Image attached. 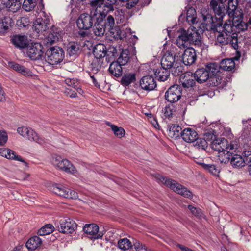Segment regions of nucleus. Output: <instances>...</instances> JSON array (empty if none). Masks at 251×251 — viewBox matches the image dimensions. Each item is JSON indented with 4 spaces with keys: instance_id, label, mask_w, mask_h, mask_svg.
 <instances>
[{
    "instance_id": "nucleus-1",
    "label": "nucleus",
    "mask_w": 251,
    "mask_h": 251,
    "mask_svg": "<svg viewBox=\"0 0 251 251\" xmlns=\"http://www.w3.org/2000/svg\"><path fill=\"white\" fill-rule=\"evenodd\" d=\"M232 29L230 24L225 23L223 26L219 23L212 25L211 29L217 36L215 44L222 47L229 44L234 49H238V34L235 32L232 33Z\"/></svg>"
},
{
    "instance_id": "nucleus-2",
    "label": "nucleus",
    "mask_w": 251,
    "mask_h": 251,
    "mask_svg": "<svg viewBox=\"0 0 251 251\" xmlns=\"http://www.w3.org/2000/svg\"><path fill=\"white\" fill-rule=\"evenodd\" d=\"M201 36L194 26H191L186 31L182 29L176 40V44L181 49L189 47L191 44L200 45L201 44Z\"/></svg>"
},
{
    "instance_id": "nucleus-3",
    "label": "nucleus",
    "mask_w": 251,
    "mask_h": 251,
    "mask_svg": "<svg viewBox=\"0 0 251 251\" xmlns=\"http://www.w3.org/2000/svg\"><path fill=\"white\" fill-rule=\"evenodd\" d=\"M161 67L170 70L174 76L179 75L183 70L180 57L176 55H173L170 52L166 53L161 60Z\"/></svg>"
},
{
    "instance_id": "nucleus-4",
    "label": "nucleus",
    "mask_w": 251,
    "mask_h": 251,
    "mask_svg": "<svg viewBox=\"0 0 251 251\" xmlns=\"http://www.w3.org/2000/svg\"><path fill=\"white\" fill-rule=\"evenodd\" d=\"M156 178L159 181L165 184L176 193L187 198H191L192 196V193L186 188L176 182V181L168 179L158 174L156 175Z\"/></svg>"
},
{
    "instance_id": "nucleus-5",
    "label": "nucleus",
    "mask_w": 251,
    "mask_h": 251,
    "mask_svg": "<svg viewBox=\"0 0 251 251\" xmlns=\"http://www.w3.org/2000/svg\"><path fill=\"white\" fill-rule=\"evenodd\" d=\"M156 178L159 181L165 184L176 193L187 198H191L192 196V193L186 188L176 182V181L168 179L158 174L156 175Z\"/></svg>"
},
{
    "instance_id": "nucleus-6",
    "label": "nucleus",
    "mask_w": 251,
    "mask_h": 251,
    "mask_svg": "<svg viewBox=\"0 0 251 251\" xmlns=\"http://www.w3.org/2000/svg\"><path fill=\"white\" fill-rule=\"evenodd\" d=\"M65 52L62 48L51 47L47 49L45 54V61L51 65H56L62 62L64 58Z\"/></svg>"
},
{
    "instance_id": "nucleus-7",
    "label": "nucleus",
    "mask_w": 251,
    "mask_h": 251,
    "mask_svg": "<svg viewBox=\"0 0 251 251\" xmlns=\"http://www.w3.org/2000/svg\"><path fill=\"white\" fill-rule=\"evenodd\" d=\"M39 6L40 7V17L37 18L34 22L33 25L34 30L37 33H41L48 28V25L50 24V16L47 15L42 11L44 9L43 0H39Z\"/></svg>"
},
{
    "instance_id": "nucleus-8",
    "label": "nucleus",
    "mask_w": 251,
    "mask_h": 251,
    "mask_svg": "<svg viewBox=\"0 0 251 251\" xmlns=\"http://www.w3.org/2000/svg\"><path fill=\"white\" fill-rule=\"evenodd\" d=\"M99 15L93 14L91 12L90 14L83 13L81 14L76 21V24L79 29L88 30L93 26L96 21L100 18Z\"/></svg>"
},
{
    "instance_id": "nucleus-9",
    "label": "nucleus",
    "mask_w": 251,
    "mask_h": 251,
    "mask_svg": "<svg viewBox=\"0 0 251 251\" xmlns=\"http://www.w3.org/2000/svg\"><path fill=\"white\" fill-rule=\"evenodd\" d=\"M52 162L54 165L66 173L75 175L77 172L76 168L68 159H63L60 156H53Z\"/></svg>"
},
{
    "instance_id": "nucleus-10",
    "label": "nucleus",
    "mask_w": 251,
    "mask_h": 251,
    "mask_svg": "<svg viewBox=\"0 0 251 251\" xmlns=\"http://www.w3.org/2000/svg\"><path fill=\"white\" fill-rule=\"evenodd\" d=\"M211 148L218 152L226 150H234L237 149L238 145L236 141H231L230 144L224 138H219L214 140L211 143Z\"/></svg>"
},
{
    "instance_id": "nucleus-11",
    "label": "nucleus",
    "mask_w": 251,
    "mask_h": 251,
    "mask_svg": "<svg viewBox=\"0 0 251 251\" xmlns=\"http://www.w3.org/2000/svg\"><path fill=\"white\" fill-rule=\"evenodd\" d=\"M52 189L56 195L67 199H76L78 198L77 192L60 184L53 185Z\"/></svg>"
},
{
    "instance_id": "nucleus-12",
    "label": "nucleus",
    "mask_w": 251,
    "mask_h": 251,
    "mask_svg": "<svg viewBox=\"0 0 251 251\" xmlns=\"http://www.w3.org/2000/svg\"><path fill=\"white\" fill-rule=\"evenodd\" d=\"M43 47L40 43H33L26 48V54L31 59L36 60L41 59L44 54Z\"/></svg>"
},
{
    "instance_id": "nucleus-13",
    "label": "nucleus",
    "mask_w": 251,
    "mask_h": 251,
    "mask_svg": "<svg viewBox=\"0 0 251 251\" xmlns=\"http://www.w3.org/2000/svg\"><path fill=\"white\" fill-rule=\"evenodd\" d=\"M181 90L178 85H174L171 86L166 92L165 98L166 100L170 103H175L177 101L181 98Z\"/></svg>"
},
{
    "instance_id": "nucleus-14",
    "label": "nucleus",
    "mask_w": 251,
    "mask_h": 251,
    "mask_svg": "<svg viewBox=\"0 0 251 251\" xmlns=\"http://www.w3.org/2000/svg\"><path fill=\"white\" fill-rule=\"evenodd\" d=\"M77 225L75 222L70 218H67L60 220L58 230L60 232L69 234L73 233Z\"/></svg>"
},
{
    "instance_id": "nucleus-15",
    "label": "nucleus",
    "mask_w": 251,
    "mask_h": 251,
    "mask_svg": "<svg viewBox=\"0 0 251 251\" xmlns=\"http://www.w3.org/2000/svg\"><path fill=\"white\" fill-rule=\"evenodd\" d=\"M61 30L60 28L53 26L48 35L43 40V44L46 46H49L54 44L61 37Z\"/></svg>"
},
{
    "instance_id": "nucleus-16",
    "label": "nucleus",
    "mask_w": 251,
    "mask_h": 251,
    "mask_svg": "<svg viewBox=\"0 0 251 251\" xmlns=\"http://www.w3.org/2000/svg\"><path fill=\"white\" fill-rule=\"evenodd\" d=\"M197 59V55L195 50L191 47L186 48L182 56L181 64L185 65H191L193 64Z\"/></svg>"
},
{
    "instance_id": "nucleus-17",
    "label": "nucleus",
    "mask_w": 251,
    "mask_h": 251,
    "mask_svg": "<svg viewBox=\"0 0 251 251\" xmlns=\"http://www.w3.org/2000/svg\"><path fill=\"white\" fill-rule=\"evenodd\" d=\"M140 86L146 91H151L157 86L156 82L154 77L151 75L143 76L140 80Z\"/></svg>"
},
{
    "instance_id": "nucleus-18",
    "label": "nucleus",
    "mask_w": 251,
    "mask_h": 251,
    "mask_svg": "<svg viewBox=\"0 0 251 251\" xmlns=\"http://www.w3.org/2000/svg\"><path fill=\"white\" fill-rule=\"evenodd\" d=\"M225 23L227 24H230L231 26L232 27V33L235 32L237 34V32L246 30L248 28V24L242 20H240V19L236 20L234 19L233 21L229 20L226 21Z\"/></svg>"
},
{
    "instance_id": "nucleus-19",
    "label": "nucleus",
    "mask_w": 251,
    "mask_h": 251,
    "mask_svg": "<svg viewBox=\"0 0 251 251\" xmlns=\"http://www.w3.org/2000/svg\"><path fill=\"white\" fill-rule=\"evenodd\" d=\"M0 155L2 156L5 157L8 159L16 160L23 162L25 164L26 166L27 165V162H26L21 156L18 155L14 151L9 149H0Z\"/></svg>"
},
{
    "instance_id": "nucleus-20",
    "label": "nucleus",
    "mask_w": 251,
    "mask_h": 251,
    "mask_svg": "<svg viewBox=\"0 0 251 251\" xmlns=\"http://www.w3.org/2000/svg\"><path fill=\"white\" fill-rule=\"evenodd\" d=\"M99 226L94 224H86L83 227L84 232L94 239H99L102 236V234L99 233Z\"/></svg>"
},
{
    "instance_id": "nucleus-21",
    "label": "nucleus",
    "mask_w": 251,
    "mask_h": 251,
    "mask_svg": "<svg viewBox=\"0 0 251 251\" xmlns=\"http://www.w3.org/2000/svg\"><path fill=\"white\" fill-rule=\"evenodd\" d=\"M181 136L183 140L187 143L194 142L197 138L198 133L191 128H186L181 132Z\"/></svg>"
},
{
    "instance_id": "nucleus-22",
    "label": "nucleus",
    "mask_w": 251,
    "mask_h": 251,
    "mask_svg": "<svg viewBox=\"0 0 251 251\" xmlns=\"http://www.w3.org/2000/svg\"><path fill=\"white\" fill-rule=\"evenodd\" d=\"M11 41L16 47L25 48L27 44V37L25 35H15L12 37Z\"/></svg>"
},
{
    "instance_id": "nucleus-23",
    "label": "nucleus",
    "mask_w": 251,
    "mask_h": 251,
    "mask_svg": "<svg viewBox=\"0 0 251 251\" xmlns=\"http://www.w3.org/2000/svg\"><path fill=\"white\" fill-rule=\"evenodd\" d=\"M93 52L96 59H100L107 55V47L103 44H98L94 46Z\"/></svg>"
},
{
    "instance_id": "nucleus-24",
    "label": "nucleus",
    "mask_w": 251,
    "mask_h": 251,
    "mask_svg": "<svg viewBox=\"0 0 251 251\" xmlns=\"http://www.w3.org/2000/svg\"><path fill=\"white\" fill-rule=\"evenodd\" d=\"M102 19L101 18H100V19H98L94 23L93 32L96 37L103 36L106 30H107L103 24Z\"/></svg>"
},
{
    "instance_id": "nucleus-25",
    "label": "nucleus",
    "mask_w": 251,
    "mask_h": 251,
    "mask_svg": "<svg viewBox=\"0 0 251 251\" xmlns=\"http://www.w3.org/2000/svg\"><path fill=\"white\" fill-rule=\"evenodd\" d=\"M194 77L198 82L201 83L205 82L210 78L209 73L207 71L205 68H200L195 72Z\"/></svg>"
},
{
    "instance_id": "nucleus-26",
    "label": "nucleus",
    "mask_w": 251,
    "mask_h": 251,
    "mask_svg": "<svg viewBox=\"0 0 251 251\" xmlns=\"http://www.w3.org/2000/svg\"><path fill=\"white\" fill-rule=\"evenodd\" d=\"M104 0H93L90 2L91 7V12L93 14L99 15L98 17L101 19V10H102Z\"/></svg>"
},
{
    "instance_id": "nucleus-27",
    "label": "nucleus",
    "mask_w": 251,
    "mask_h": 251,
    "mask_svg": "<svg viewBox=\"0 0 251 251\" xmlns=\"http://www.w3.org/2000/svg\"><path fill=\"white\" fill-rule=\"evenodd\" d=\"M117 0H104L102 10H101V19L106 17V15L114 10V5L116 3Z\"/></svg>"
},
{
    "instance_id": "nucleus-28",
    "label": "nucleus",
    "mask_w": 251,
    "mask_h": 251,
    "mask_svg": "<svg viewBox=\"0 0 251 251\" xmlns=\"http://www.w3.org/2000/svg\"><path fill=\"white\" fill-rule=\"evenodd\" d=\"M123 65H121L117 61L112 62L109 68V73L117 77L122 75L123 69L122 68Z\"/></svg>"
},
{
    "instance_id": "nucleus-29",
    "label": "nucleus",
    "mask_w": 251,
    "mask_h": 251,
    "mask_svg": "<svg viewBox=\"0 0 251 251\" xmlns=\"http://www.w3.org/2000/svg\"><path fill=\"white\" fill-rule=\"evenodd\" d=\"M42 241L37 236H34L29 238L26 243V246L28 249L33 251L39 247Z\"/></svg>"
},
{
    "instance_id": "nucleus-30",
    "label": "nucleus",
    "mask_w": 251,
    "mask_h": 251,
    "mask_svg": "<svg viewBox=\"0 0 251 251\" xmlns=\"http://www.w3.org/2000/svg\"><path fill=\"white\" fill-rule=\"evenodd\" d=\"M80 52V45L77 42H73L69 43L67 52L70 56L75 57Z\"/></svg>"
},
{
    "instance_id": "nucleus-31",
    "label": "nucleus",
    "mask_w": 251,
    "mask_h": 251,
    "mask_svg": "<svg viewBox=\"0 0 251 251\" xmlns=\"http://www.w3.org/2000/svg\"><path fill=\"white\" fill-rule=\"evenodd\" d=\"M170 72V70L161 67L155 70L154 75L158 78V80L165 81L169 77Z\"/></svg>"
},
{
    "instance_id": "nucleus-32",
    "label": "nucleus",
    "mask_w": 251,
    "mask_h": 251,
    "mask_svg": "<svg viewBox=\"0 0 251 251\" xmlns=\"http://www.w3.org/2000/svg\"><path fill=\"white\" fill-rule=\"evenodd\" d=\"M13 24L12 19L9 17H5L0 20V33L6 32Z\"/></svg>"
},
{
    "instance_id": "nucleus-33",
    "label": "nucleus",
    "mask_w": 251,
    "mask_h": 251,
    "mask_svg": "<svg viewBox=\"0 0 251 251\" xmlns=\"http://www.w3.org/2000/svg\"><path fill=\"white\" fill-rule=\"evenodd\" d=\"M231 150H226L218 152L217 157L218 159L221 163L226 164L229 162L230 158L232 155V152H231Z\"/></svg>"
},
{
    "instance_id": "nucleus-34",
    "label": "nucleus",
    "mask_w": 251,
    "mask_h": 251,
    "mask_svg": "<svg viewBox=\"0 0 251 251\" xmlns=\"http://www.w3.org/2000/svg\"><path fill=\"white\" fill-rule=\"evenodd\" d=\"M230 164L234 168H241L244 166L245 161L240 155L232 154L230 158Z\"/></svg>"
},
{
    "instance_id": "nucleus-35",
    "label": "nucleus",
    "mask_w": 251,
    "mask_h": 251,
    "mask_svg": "<svg viewBox=\"0 0 251 251\" xmlns=\"http://www.w3.org/2000/svg\"><path fill=\"white\" fill-rule=\"evenodd\" d=\"M235 63L233 59L226 58L222 60L220 64V67L221 69L230 71L234 69Z\"/></svg>"
},
{
    "instance_id": "nucleus-36",
    "label": "nucleus",
    "mask_w": 251,
    "mask_h": 251,
    "mask_svg": "<svg viewBox=\"0 0 251 251\" xmlns=\"http://www.w3.org/2000/svg\"><path fill=\"white\" fill-rule=\"evenodd\" d=\"M122 50L120 46H117V44L113 43L109 45L107 48V55L110 57H116L118 56V53Z\"/></svg>"
},
{
    "instance_id": "nucleus-37",
    "label": "nucleus",
    "mask_w": 251,
    "mask_h": 251,
    "mask_svg": "<svg viewBox=\"0 0 251 251\" xmlns=\"http://www.w3.org/2000/svg\"><path fill=\"white\" fill-rule=\"evenodd\" d=\"M180 81L184 88H189L194 86L195 80L192 76L185 74L184 76L180 78Z\"/></svg>"
},
{
    "instance_id": "nucleus-38",
    "label": "nucleus",
    "mask_w": 251,
    "mask_h": 251,
    "mask_svg": "<svg viewBox=\"0 0 251 251\" xmlns=\"http://www.w3.org/2000/svg\"><path fill=\"white\" fill-rule=\"evenodd\" d=\"M4 4L9 11L13 12H17L21 7V2L19 0H8Z\"/></svg>"
},
{
    "instance_id": "nucleus-39",
    "label": "nucleus",
    "mask_w": 251,
    "mask_h": 251,
    "mask_svg": "<svg viewBox=\"0 0 251 251\" xmlns=\"http://www.w3.org/2000/svg\"><path fill=\"white\" fill-rule=\"evenodd\" d=\"M26 138H27L29 140L35 141L42 145H44L46 142L44 139L39 137L38 134L30 128Z\"/></svg>"
},
{
    "instance_id": "nucleus-40",
    "label": "nucleus",
    "mask_w": 251,
    "mask_h": 251,
    "mask_svg": "<svg viewBox=\"0 0 251 251\" xmlns=\"http://www.w3.org/2000/svg\"><path fill=\"white\" fill-rule=\"evenodd\" d=\"M186 21L189 24L197 23V14L195 9L193 7H189L186 13Z\"/></svg>"
},
{
    "instance_id": "nucleus-41",
    "label": "nucleus",
    "mask_w": 251,
    "mask_h": 251,
    "mask_svg": "<svg viewBox=\"0 0 251 251\" xmlns=\"http://www.w3.org/2000/svg\"><path fill=\"white\" fill-rule=\"evenodd\" d=\"M220 65L216 63L208 64L205 68L207 71L209 73L210 78L214 79L213 77L216 74L219 72Z\"/></svg>"
},
{
    "instance_id": "nucleus-42",
    "label": "nucleus",
    "mask_w": 251,
    "mask_h": 251,
    "mask_svg": "<svg viewBox=\"0 0 251 251\" xmlns=\"http://www.w3.org/2000/svg\"><path fill=\"white\" fill-rule=\"evenodd\" d=\"M106 125L111 127L114 135L117 137L121 138L125 136L126 132L123 127H118L115 125L112 124L110 122H107Z\"/></svg>"
},
{
    "instance_id": "nucleus-43",
    "label": "nucleus",
    "mask_w": 251,
    "mask_h": 251,
    "mask_svg": "<svg viewBox=\"0 0 251 251\" xmlns=\"http://www.w3.org/2000/svg\"><path fill=\"white\" fill-rule=\"evenodd\" d=\"M129 60V51L127 50H123L120 52V56L117 61L121 65H125Z\"/></svg>"
},
{
    "instance_id": "nucleus-44",
    "label": "nucleus",
    "mask_w": 251,
    "mask_h": 251,
    "mask_svg": "<svg viewBox=\"0 0 251 251\" xmlns=\"http://www.w3.org/2000/svg\"><path fill=\"white\" fill-rule=\"evenodd\" d=\"M135 74H127L125 75L121 79V84L125 86H128L135 81Z\"/></svg>"
},
{
    "instance_id": "nucleus-45",
    "label": "nucleus",
    "mask_w": 251,
    "mask_h": 251,
    "mask_svg": "<svg viewBox=\"0 0 251 251\" xmlns=\"http://www.w3.org/2000/svg\"><path fill=\"white\" fill-rule=\"evenodd\" d=\"M102 23L104 25V27H106L107 30H108L109 32L112 31V30L114 28L113 27L115 25L114 19L112 16H108L105 20H103V19Z\"/></svg>"
},
{
    "instance_id": "nucleus-46",
    "label": "nucleus",
    "mask_w": 251,
    "mask_h": 251,
    "mask_svg": "<svg viewBox=\"0 0 251 251\" xmlns=\"http://www.w3.org/2000/svg\"><path fill=\"white\" fill-rule=\"evenodd\" d=\"M118 245L120 249L124 251L131 249L133 246L131 242L127 238L120 239L118 243Z\"/></svg>"
},
{
    "instance_id": "nucleus-47",
    "label": "nucleus",
    "mask_w": 251,
    "mask_h": 251,
    "mask_svg": "<svg viewBox=\"0 0 251 251\" xmlns=\"http://www.w3.org/2000/svg\"><path fill=\"white\" fill-rule=\"evenodd\" d=\"M54 228V226L52 225L47 224L38 230V234L40 236L50 234L53 231Z\"/></svg>"
},
{
    "instance_id": "nucleus-48",
    "label": "nucleus",
    "mask_w": 251,
    "mask_h": 251,
    "mask_svg": "<svg viewBox=\"0 0 251 251\" xmlns=\"http://www.w3.org/2000/svg\"><path fill=\"white\" fill-rule=\"evenodd\" d=\"M194 147L199 150H205L207 147V143L206 141L203 138H197L195 141Z\"/></svg>"
},
{
    "instance_id": "nucleus-49",
    "label": "nucleus",
    "mask_w": 251,
    "mask_h": 251,
    "mask_svg": "<svg viewBox=\"0 0 251 251\" xmlns=\"http://www.w3.org/2000/svg\"><path fill=\"white\" fill-rule=\"evenodd\" d=\"M36 5V0H24L22 7L26 11L29 12L33 9Z\"/></svg>"
},
{
    "instance_id": "nucleus-50",
    "label": "nucleus",
    "mask_w": 251,
    "mask_h": 251,
    "mask_svg": "<svg viewBox=\"0 0 251 251\" xmlns=\"http://www.w3.org/2000/svg\"><path fill=\"white\" fill-rule=\"evenodd\" d=\"M101 64L97 59L94 60L89 66L90 72L91 74H96L100 71Z\"/></svg>"
},
{
    "instance_id": "nucleus-51",
    "label": "nucleus",
    "mask_w": 251,
    "mask_h": 251,
    "mask_svg": "<svg viewBox=\"0 0 251 251\" xmlns=\"http://www.w3.org/2000/svg\"><path fill=\"white\" fill-rule=\"evenodd\" d=\"M201 165L203 169L208 171L210 173L213 175L217 176L220 172L219 168L213 164L202 163Z\"/></svg>"
},
{
    "instance_id": "nucleus-52",
    "label": "nucleus",
    "mask_w": 251,
    "mask_h": 251,
    "mask_svg": "<svg viewBox=\"0 0 251 251\" xmlns=\"http://www.w3.org/2000/svg\"><path fill=\"white\" fill-rule=\"evenodd\" d=\"M216 17L219 20H222L226 16L227 10L224 7L220 6L213 10Z\"/></svg>"
},
{
    "instance_id": "nucleus-53",
    "label": "nucleus",
    "mask_w": 251,
    "mask_h": 251,
    "mask_svg": "<svg viewBox=\"0 0 251 251\" xmlns=\"http://www.w3.org/2000/svg\"><path fill=\"white\" fill-rule=\"evenodd\" d=\"M115 39H123L125 36L122 31L119 27L113 28L112 32H110Z\"/></svg>"
},
{
    "instance_id": "nucleus-54",
    "label": "nucleus",
    "mask_w": 251,
    "mask_h": 251,
    "mask_svg": "<svg viewBox=\"0 0 251 251\" xmlns=\"http://www.w3.org/2000/svg\"><path fill=\"white\" fill-rule=\"evenodd\" d=\"M182 128L181 126H180L178 125H173L170 126V132L173 133V135L176 136V137L179 136L180 134Z\"/></svg>"
},
{
    "instance_id": "nucleus-55",
    "label": "nucleus",
    "mask_w": 251,
    "mask_h": 251,
    "mask_svg": "<svg viewBox=\"0 0 251 251\" xmlns=\"http://www.w3.org/2000/svg\"><path fill=\"white\" fill-rule=\"evenodd\" d=\"M132 251H148L146 246L140 243L139 242L136 241L132 248Z\"/></svg>"
},
{
    "instance_id": "nucleus-56",
    "label": "nucleus",
    "mask_w": 251,
    "mask_h": 251,
    "mask_svg": "<svg viewBox=\"0 0 251 251\" xmlns=\"http://www.w3.org/2000/svg\"><path fill=\"white\" fill-rule=\"evenodd\" d=\"M188 208L196 217L201 218L202 217V212L201 209L194 207L192 205H189Z\"/></svg>"
},
{
    "instance_id": "nucleus-57",
    "label": "nucleus",
    "mask_w": 251,
    "mask_h": 251,
    "mask_svg": "<svg viewBox=\"0 0 251 251\" xmlns=\"http://www.w3.org/2000/svg\"><path fill=\"white\" fill-rule=\"evenodd\" d=\"M243 156L245 165L247 164L249 167L250 165H251V151H244L243 153Z\"/></svg>"
},
{
    "instance_id": "nucleus-58",
    "label": "nucleus",
    "mask_w": 251,
    "mask_h": 251,
    "mask_svg": "<svg viewBox=\"0 0 251 251\" xmlns=\"http://www.w3.org/2000/svg\"><path fill=\"white\" fill-rule=\"evenodd\" d=\"M65 82L68 86L72 87L74 89L79 85L77 80L75 78H66L65 80Z\"/></svg>"
},
{
    "instance_id": "nucleus-59",
    "label": "nucleus",
    "mask_w": 251,
    "mask_h": 251,
    "mask_svg": "<svg viewBox=\"0 0 251 251\" xmlns=\"http://www.w3.org/2000/svg\"><path fill=\"white\" fill-rule=\"evenodd\" d=\"M29 129V127L26 126H21L18 128L17 132L23 137L26 138L27 135H28Z\"/></svg>"
},
{
    "instance_id": "nucleus-60",
    "label": "nucleus",
    "mask_w": 251,
    "mask_h": 251,
    "mask_svg": "<svg viewBox=\"0 0 251 251\" xmlns=\"http://www.w3.org/2000/svg\"><path fill=\"white\" fill-rule=\"evenodd\" d=\"M8 135L5 130L0 131V146L4 145L7 141Z\"/></svg>"
},
{
    "instance_id": "nucleus-61",
    "label": "nucleus",
    "mask_w": 251,
    "mask_h": 251,
    "mask_svg": "<svg viewBox=\"0 0 251 251\" xmlns=\"http://www.w3.org/2000/svg\"><path fill=\"white\" fill-rule=\"evenodd\" d=\"M120 1L126 2V8L131 9L138 3L139 0H120Z\"/></svg>"
},
{
    "instance_id": "nucleus-62",
    "label": "nucleus",
    "mask_w": 251,
    "mask_h": 251,
    "mask_svg": "<svg viewBox=\"0 0 251 251\" xmlns=\"http://www.w3.org/2000/svg\"><path fill=\"white\" fill-rule=\"evenodd\" d=\"M163 112L166 118H170L173 114V109L172 106H166L163 110Z\"/></svg>"
},
{
    "instance_id": "nucleus-63",
    "label": "nucleus",
    "mask_w": 251,
    "mask_h": 251,
    "mask_svg": "<svg viewBox=\"0 0 251 251\" xmlns=\"http://www.w3.org/2000/svg\"><path fill=\"white\" fill-rule=\"evenodd\" d=\"M238 4L237 0H229L228 2L227 8L231 11H234L236 9Z\"/></svg>"
},
{
    "instance_id": "nucleus-64",
    "label": "nucleus",
    "mask_w": 251,
    "mask_h": 251,
    "mask_svg": "<svg viewBox=\"0 0 251 251\" xmlns=\"http://www.w3.org/2000/svg\"><path fill=\"white\" fill-rule=\"evenodd\" d=\"M116 19L120 21L124 19V13L121 9H118L115 12Z\"/></svg>"
}]
</instances>
